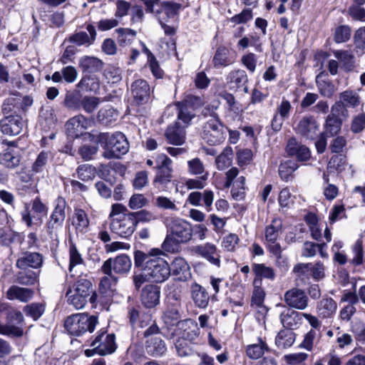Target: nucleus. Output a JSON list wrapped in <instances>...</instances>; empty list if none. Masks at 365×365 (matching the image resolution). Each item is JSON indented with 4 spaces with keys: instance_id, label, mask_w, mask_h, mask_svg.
<instances>
[{
    "instance_id": "obj_1",
    "label": "nucleus",
    "mask_w": 365,
    "mask_h": 365,
    "mask_svg": "<svg viewBox=\"0 0 365 365\" xmlns=\"http://www.w3.org/2000/svg\"><path fill=\"white\" fill-rule=\"evenodd\" d=\"M217 106L218 103L212 106V110L210 106L205 107L202 112L205 116L210 115L211 117L203 124L201 135L205 142L212 145L222 143L226 138L227 130V128L220 122L214 112V109H217Z\"/></svg>"
},
{
    "instance_id": "obj_2",
    "label": "nucleus",
    "mask_w": 365,
    "mask_h": 365,
    "mask_svg": "<svg viewBox=\"0 0 365 365\" xmlns=\"http://www.w3.org/2000/svg\"><path fill=\"white\" fill-rule=\"evenodd\" d=\"M98 142L105 149L103 155L107 159L119 158L129 149L127 138L122 133L112 135L101 133L98 135Z\"/></svg>"
},
{
    "instance_id": "obj_3",
    "label": "nucleus",
    "mask_w": 365,
    "mask_h": 365,
    "mask_svg": "<svg viewBox=\"0 0 365 365\" xmlns=\"http://www.w3.org/2000/svg\"><path fill=\"white\" fill-rule=\"evenodd\" d=\"M97 323L98 318L96 316L76 314L67 317L65 328L71 335L80 336L86 331H93Z\"/></svg>"
},
{
    "instance_id": "obj_4",
    "label": "nucleus",
    "mask_w": 365,
    "mask_h": 365,
    "mask_svg": "<svg viewBox=\"0 0 365 365\" xmlns=\"http://www.w3.org/2000/svg\"><path fill=\"white\" fill-rule=\"evenodd\" d=\"M115 337L113 334H107L102 331L98 334L92 341L91 346L92 349H86L85 354L87 356H91L93 354H98L101 356H106L113 354L116 349Z\"/></svg>"
},
{
    "instance_id": "obj_5",
    "label": "nucleus",
    "mask_w": 365,
    "mask_h": 365,
    "mask_svg": "<svg viewBox=\"0 0 365 365\" xmlns=\"http://www.w3.org/2000/svg\"><path fill=\"white\" fill-rule=\"evenodd\" d=\"M143 270L145 271V274L149 275L150 281L156 283L163 282L170 275L169 264L160 258H153L146 261Z\"/></svg>"
},
{
    "instance_id": "obj_6",
    "label": "nucleus",
    "mask_w": 365,
    "mask_h": 365,
    "mask_svg": "<svg viewBox=\"0 0 365 365\" xmlns=\"http://www.w3.org/2000/svg\"><path fill=\"white\" fill-rule=\"evenodd\" d=\"M6 319L9 324H0V334L16 337L22 336L24 334L23 329L15 326V324H21L24 321L21 312L14 308L9 309L6 312Z\"/></svg>"
},
{
    "instance_id": "obj_7",
    "label": "nucleus",
    "mask_w": 365,
    "mask_h": 365,
    "mask_svg": "<svg viewBox=\"0 0 365 365\" xmlns=\"http://www.w3.org/2000/svg\"><path fill=\"white\" fill-rule=\"evenodd\" d=\"M32 212L36 215L31 217V213L26 206L21 212V220L25 222L27 227L32 225L39 226L42 218L46 217L48 212L47 207L41 201L39 197H36L32 202Z\"/></svg>"
},
{
    "instance_id": "obj_8",
    "label": "nucleus",
    "mask_w": 365,
    "mask_h": 365,
    "mask_svg": "<svg viewBox=\"0 0 365 365\" xmlns=\"http://www.w3.org/2000/svg\"><path fill=\"white\" fill-rule=\"evenodd\" d=\"M131 260L126 255H120L115 258H109L105 261L101 267L104 274H123L129 272L131 267Z\"/></svg>"
},
{
    "instance_id": "obj_9",
    "label": "nucleus",
    "mask_w": 365,
    "mask_h": 365,
    "mask_svg": "<svg viewBox=\"0 0 365 365\" xmlns=\"http://www.w3.org/2000/svg\"><path fill=\"white\" fill-rule=\"evenodd\" d=\"M157 173L154 179L155 185H165L172 178V160L165 154L158 155L156 160Z\"/></svg>"
},
{
    "instance_id": "obj_10",
    "label": "nucleus",
    "mask_w": 365,
    "mask_h": 365,
    "mask_svg": "<svg viewBox=\"0 0 365 365\" xmlns=\"http://www.w3.org/2000/svg\"><path fill=\"white\" fill-rule=\"evenodd\" d=\"M294 129L297 134L302 137L314 140L317 136L319 125L312 115H305L294 125Z\"/></svg>"
},
{
    "instance_id": "obj_11",
    "label": "nucleus",
    "mask_w": 365,
    "mask_h": 365,
    "mask_svg": "<svg viewBox=\"0 0 365 365\" xmlns=\"http://www.w3.org/2000/svg\"><path fill=\"white\" fill-rule=\"evenodd\" d=\"M192 230H174L166 236L162 248L168 252H174L180 243L188 242L192 237Z\"/></svg>"
},
{
    "instance_id": "obj_12",
    "label": "nucleus",
    "mask_w": 365,
    "mask_h": 365,
    "mask_svg": "<svg viewBox=\"0 0 365 365\" xmlns=\"http://www.w3.org/2000/svg\"><path fill=\"white\" fill-rule=\"evenodd\" d=\"M199 334L197 323L192 319H186L180 323L179 327L175 329L169 336L173 338L176 335H180V337L187 339L190 343L197 338Z\"/></svg>"
},
{
    "instance_id": "obj_13",
    "label": "nucleus",
    "mask_w": 365,
    "mask_h": 365,
    "mask_svg": "<svg viewBox=\"0 0 365 365\" xmlns=\"http://www.w3.org/2000/svg\"><path fill=\"white\" fill-rule=\"evenodd\" d=\"M284 301L290 307L304 310L308 306V297L304 291L298 288H293L284 294Z\"/></svg>"
},
{
    "instance_id": "obj_14",
    "label": "nucleus",
    "mask_w": 365,
    "mask_h": 365,
    "mask_svg": "<svg viewBox=\"0 0 365 365\" xmlns=\"http://www.w3.org/2000/svg\"><path fill=\"white\" fill-rule=\"evenodd\" d=\"M43 257L38 252H24L16 262V266L20 269H27L29 267L38 269L42 266Z\"/></svg>"
},
{
    "instance_id": "obj_15",
    "label": "nucleus",
    "mask_w": 365,
    "mask_h": 365,
    "mask_svg": "<svg viewBox=\"0 0 365 365\" xmlns=\"http://www.w3.org/2000/svg\"><path fill=\"white\" fill-rule=\"evenodd\" d=\"M74 292L75 294H80L86 297H89V301L94 304L96 301L97 294L93 291L92 283L86 279H79L72 287H69L67 294Z\"/></svg>"
},
{
    "instance_id": "obj_16",
    "label": "nucleus",
    "mask_w": 365,
    "mask_h": 365,
    "mask_svg": "<svg viewBox=\"0 0 365 365\" xmlns=\"http://www.w3.org/2000/svg\"><path fill=\"white\" fill-rule=\"evenodd\" d=\"M131 94L137 104L146 103L150 98V88L146 81L135 80L130 86Z\"/></svg>"
},
{
    "instance_id": "obj_17",
    "label": "nucleus",
    "mask_w": 365,
    "mask_h": 365,
    "mask_svg": "<svg viewBox=\"0 0 365 365\" xmlns=\"http://www.w3.org/2000/svg\"><path fill=\"white\" fill-rule=\"evenodd\" d=\"M88 123V120L83 115H76L66 123V133L73 138H78L87 129Z\"/></svg>"
},
{
    "instance_id": "obj_18",
    "label": "nucleus",
    "mask_w": 365,
    "mask_h": 365,
    "mask_svg": "<svg viewBox=\"0 0 365 365\" xmlns=\"http://www.w3.org/2000/svg\"><path fill=\"white\" fill-rule=\"evenodd\" d=\"M54 209L50 216L48 223V228H55L61 227L65 220L66 207V201L62 197H58L53 202Z\"/></svg>"
},
{
    "instance_id": "obj_19",
    "label": "nucleus",
    "mask_w": 365,
    "mask_h": 365,
    "mask_svg": "<svg viewBox=\"0 0 365 365\" xmlns=\"http://www.w3.org/2000/svg\"><path fill=\"white\" fill-rule=\"evenodd\" d=\"M214 193L209 190L203 192H192L189 194L187 201L194 206H203L207 212L212 210Z\"/></svg>"
},
{
    "instance_id": "obj_20",
    "label": "nucleus",
    "mask_w": 365,
    "mask_h": 365,
    "mask_svg": "<svg viewBox=\"0 0 365 365\" xmlns=\"http://www.w3.org/2000/svg\"><path fill=\"white\" fill-rule=\"evenodd\" d=\"M185 126L180 125V122H176L174 125L168 127L165 131V138L168 142L175 145H182L185 142Z\"/></svg>"
},
{
    "instance_id": "obj_21",
    "label": "nucleus",
    "mask_w": 365,
    "mask_h": 365,
    "mask_svg": "<svg viewBox=\"0 0 365 365\" xmlns=\"http://www.w3.org/2000/svg\"><path fill=\"white\" fill-rule=\"evenodd\" d=\"M160 287L153 285H146L141 292L142 304L147 308H153L160 302Z\"/></svg>"
},
{
    "instance_id": "obj_22",
    "label": "nucleus",
    "mask_w": 365,
    "mask_h": 365,
    "mask_svg": "<svg viewBox=\"0 0 365 365\" xmlns=\"http://www.w3.org/2000/svg\"><path fill=\"white\" fill-rule=\"evenodd\" d=\"M24 127V122L19 116L7 117L0 121V128L4 135H19Z\"/></svg>"
},
{
    "instance_id": "obj_23",
    "label": "nucleus",
    "mask_w": 365,
    "mask_h": 365,
    "mask_svg": "<svg viewBox=\"0 0 365 365\" xmlns=\"http://www.w3.org/2000/svg\"><path fill=\"white\" fill-rule=\"evenodd\" d=\"M286 150L289 156L296 157L299 161H307L311 157L309 149L299 143L294 138L289 140Z\"/></svg>"
},
{
    "instance_id": "obj_24",
    "label": "nucleus",
    "mask_w": 365,
    "mask_h": 365,
    "mask_svg": "<svg viewBox=\"0 0 365 365\" xmlns=\"http://www.w3.org/2000/svg\"><path fill=\"white\" fill-rule=\"evenodd\" d=\"M170 269V273L180 281H187L191 277L190 267L183 258H175L171 263Z\"/></svg>"
},
{
    "instance_id": "obj_25",
    "label": "nucleus",
    "mask_w": 365,
    "mask_h": 365,
    "mask_svg": "<svg viewBox=\"0 0 365 365\" xmlns=\"http://www.w3.org/2000/svg\"><path fill=\"white\" fill-rule=\"evenodd\" d=\"M227 84L232 91L242 88L248 82L247 73L242 69L230 71L226 78Z\"/></svg>"
},
{
    "instance_id": "obj_26",
    "label": "nucleus",
    "mask_w": 365,
    "mask_h": 365,
    "mask_svg": "<svg viewBox=\"0 0 365 365\" xmlns=\"http://www.w3.org/2000/svg\"><path fill=\"white\" fill-rule=\"evenodd\" d=\"M178 109V122L181 121L182 126L186 128L190 125L191 120L195 117L192 105L187 101L178 102L176 104Z\"/></svg>"
},
{
    "instance_id": "obj_27",
    "label": "nucleus",
    "mask_w": 365,
    "mask_h": 365,
    "mask_svg": "<svg viewBox=\"0 0 365 365\" xmlns=\"http://www.w3.org/2000/svg\"><path fill=\"white\" fill-rule=\"evenodd\" d=\"M191 297L196 307L205 308L208 305L210 297L206 289L201 285L193 282L190 285Z\"/></svg>"
},
{
    "instance_id": "obj_28",
    "label": "nucleus",
    "mask_w": 365,
    "mask_h": 365,
    "mask_svg": "<svg viewBox=\"0 0 365 365\" xmlns=\"http://www.w3.org/2000/svg\"><path fill=\"white\" fill-rule=\"evenodd\" d=\"M103 62L93 56H83L79 59V66L83 73L92 74L100 71L103 68Z\"/></svg>"
},
{
    "instance_id": "obj_29",
    "label": "nucleus",
    "mask_w": 365,
    "mask_h": 365,
    "mask_svg": "<svg viewBox=\"0 0 365 365\" xmlns=\"http://www.w3.org/2000/svg\"><path fill=\"white\" fill-rule=\"evenodd\" d=\"M337 308L336 302L331 297H323L317 304V310L319 316L322 318H330Z\"/></svg>"
},
{
    "instance_id": "obj_30",
    "label": "nucleus",
    "mask_w": 365,
    "mask_h": 365,
    "mask_svg": "<svg viewBox=\"0 0 365 365\" xmlns=\"http://www.w3.org/2000/svg\"><path fill=\"white\" fill-rule=\"evenodd\" d=\"M6 297L10 300L17 299L22 302L30 300L34 294L32 289L12 285L6 292Z\"/></svg>"
},
{
    "instance_id": "obj_31",
    "label": "nucleus",
    "mask_w": 365,
    "mask_h": 365,
    "mask_svg": "<svg viewBox=\"0 0 365 365\" xmlns=\"http://www.w3.org/2000/svg\"><path fill=\"white\" fill-rule=\"evenodd\" d=\"M302 319V313L292 309H287L280 314V320L284 327L287 329H294Z\"/></svg>"
},
{
    "instance_id": "obj_32",
    "label": "nucleus",
    "mask_w": 365,
    "mask_h": 365,
    "mask_svg": "<svg viewBox=\"0 0 365 365\" xmlns=\"http://www.w3.org/2000/svg\"><path fill=\"white\" fill-rule=\"evenodd\" d=\"M195 252L210 263L220 266V255L217 254V248L214 245L207 243L202 246H198L196 247Z\"/></svg>"
},
{
    "instance_id": "obj_33",
    "label": "nucleus",
    "mask_w": 365,
    "mask_h": 365,
    "mask_svg": "<svg viewBox=\"0 0 365 365\" xmlns=\"http://www.w3.org/2000/svg\"><path fill=\"white\" fill-rule=\"evenodd\" d=\"M180 319L181 314L178 307H168L163 316V322L168 329H171L173 327L178 329L182 321Z\"/></svg>"
},
{
    "instance_id": "obj_34",
    "label": "nucleus",
    "mask_w": 365,
    "mask_h": 365,
    "mask_svg": "<svg viewBox=\"0 0 365 365\" xmlns=\"http://www.w3.org/2000/svg\"><path fill=\"white\" fill-rule=\"evenodd\" d=\"M21 161V156L13 148H7L0 155V163L8 168L17 167Z\"/></svg>"
},
{
    "instance_id": "obj_35",
    "label": "nucleus",
    "mask_w": 365,
    "mask_h": 365,
    "mask_svg": "<svg viewBox=\"0 0 365 365\" xmlns=\"http://www.w3.org/2000/svg\"><path fill=\"white\" fill-rule=\"evenodd\" d=\"M334 57L338 59L342 65V68L350 71L354 67V56L349 51L334 50L333 51Z\"/></svg>"
},
{
    "instance_id": "obj_36",
    "label": "nucleus",
    "mask_w": 365,
    "mask_h": 365,
    "mask_svg": "<svg viewBox=\"0 0 365 365\" xmlns=\"http://www.w3.org/2000/svg\"><path fill=\"white\" fill-rule=\"evenodd\" d=\"M160 10L157 11V14H164L166 16V19H174L178 14L182 8V4L173 1H165L160 4Z\"/></svg>"
},
{
    "instance_id": "obj_37",
    "label": "nucleus",
    "mask_w": 365,
    "mask_h": 365,
    "mask_svg": "<svg viewBox=\"0 0 365 365\" xmlns=\"http://www.w3.org/2000/svg\"><path fill=\"white\" fill-rule=\"evenodd\" d=\"M51 157L49 151H41L31 165L32 173L36 174L43 173L46 170Z\"/></svg>"
},
{
    "instance_id": "obj_38",
    "label": "nucleus",
    "mask_w": 365,
    "mask_h": 365,
    "mask_svg": "<svg viewBox=\"0 0 365 365\" xmlns=\"http://www.w3.org/2000/svg\"><path fill=\"white\" fill-rule=\"evenodd\" d=\"M118 113L113 108L108 107L101 108L98 113V121L105 125H110L118 119Z\"/></svg>"
},
{
    "instance_id": "obj_39",
    "label": "nucleus",
    "mask_w": 365,
    "mask_h": 365,
    "mask_svg": "<svg viewBox=\"0 0 365 365\" xmlns=\"http://www.w3.org/2000/svg\"><path fill=\"white\" fill-rule=\"evenodd\" d=\"M78 86L82 89L95 92L100 88V81L95 73L86 74L78 83Z\"/></svg>"
},
{
    "instance_id": "obj_40",
    "label": "nucleus",
    "mask_w": 365,
    "mask_h": 365,
    "mask_svg": "<svg viewBox=\"0 0 365 365\" xmlns=\"http://www.w3.org/2000/svg\"><path fill=\"white\" fill-rule=\"evenodd\" d=\"M146 346L148 354L153 356L163 355L166 351V346L164 341L160 338H154L148 341Z\"/></svg>"
},
{
    "instance_id": "obj_41",
    "label": "nucleus",
    "mask_w": 365,
    "mask_h": 365,
    "mask_svg": "<svg viewBox=\"0 0 365 365\" xmlns=\"http://www.w3.org/2000/svg\"><path fill=\"white\" fill-rule=\"evenodd\" d=\"M232 149L230 147L225 148L215 159L217 168L219 170H223L230 167L232 164Z\"/></svg>"
},
{
    "instance_id": "obj_42",
    "label": "nucleus",
    "mask_w": 365,
    "mask_h": 365,
    "mask_svg": "<svg viewBox=\"0 0 365 365\" xmlns=\"http://www.w3.org/2000/svg\"><path fill=\"white\" fill-rule=\"evenodd\" d=\"M341 121L340 119L336 116H334V115H329L326 119L324 132L323 133L334 136L341 130Z\"/></svg>"
},
{
    "instance_id": "obj_43",
    "label": "nucleus",
    "mask_w": 365,
    "mask_h": 365,
    "mask_svg": "<svg viewBox=\"0 0 365 365\" xmlns=\"http://www.w3.org/2000/svg\"><path fill=\"white\" fill-rule=\"evenodd\" d=\"M298 167L297 163L291 160L282 163L279 166V177L284 181H289L292 173L298 168Z\"/></svg>"
},
{
    "instance_id": "obj_44",
    "label": "nucleus",
    "mask_w": 365,
    "mask_h": 365,
    "mask_svg": "<svg viewBox=\"0 0 365 365\" xmlns=\"http://www.w3.org/2000/svg\"><path fill=\"white\" fill-rule=\"evenodd\" d=\"M294 341V334L290 330L280 331L275 339V343L279 348L285 349L292 346Z\"/></svg>"
},
{
    "instance_id": "obj_45",
    "label": "nucleus",
    "mask_w": 365,
    "mask_h": 365,
    "mask_svg": "<svg viewBox=\"0 0 365 365\" xmlns=\"http://www.w3.org/2000/svg\"><path fill=\"white\" fill-rule=\"evenodd\" d=\"M228 51L225 48H219L213 57V64L215 68L227 66L232 63V61L228 57Z\"/></svg>"
},
{
    "instance_id": "obj_46",
    "label": "nucleus",
    "mask_w": 365,
    "mask_h": 365,
    "mask_svg": "<svg viewBox=\"0 0 365 365\" xmlns=\"http://www.w3.org/2000/svg\"><path fill=\"white\" fill-rule=\"evenodd\" d=\"M115 32L118 34V42L122 46L130 44L136 36V31L130 29L120 28L116 29Z\"/></svg>"
},
{
    "instance_id": "obj_47",
    "label": "nucleus",
    "mask_w": 365,
    "mask_h": 365,
    "mask_svg": "<svg viewBox=\"0 0 365 365\" xmlns=\"http://www.w3.org/2000/svg\"><path fill=\"white\" fill-rule=\"evenodd\" d=\"M340 100L345 107L355 108L360 103L359 96L354 91H345L340 94Z\"/></svg>"
},
{
    "instance_id": "obj_48",
    "label": "nucleus",
    "mask_w": 365,
    "mask_h": 365,
    "mask_svg": "<svg viewBox=\"0 0 365 365\" xmlns=\"http://www.w3.org/2000/svg\"><path fill=\"white\" fill-rule=\"evenodd\" d=\"M38 275L32 271L21 269L16 275V282L23 285H32L37 282Z\"/></svg>"
},
{
    "instance_id": "obj_49",
    "label": "nucleus",
    "mask_w": 365,
    "mask_h": 365,
    "mask_svg": "<svg viewBox=\"0 0 365 365\" xmlns=\"http://www.w3.org/2000/svg\"><path fill=\"white\" fill-rule=\"evenodd\" d=\"M153 219L152 213L146 210L131 212L128 215V220L132 227L138 226L139 222H149Z\"/></svg>"
},
{
    "instance_id": "obj_50",
    "label": "nucleus",
    "mask_w": 365,
    "mask_h": 365,
    "mask_svg": "<svg viewBox=\"0 0 365 365\" xmlns=\"http://www.w3.org/2000/svg\"><path fill=\"white\" fill-rule=\"evenodd\" d=\"M107 276L103 277L99 284V290L101 293L107 294L109 292H113L117 283V277L113 274H106Z\"/></svg>"
},
{
    "instance_id": "obj_51",
    "label": "nucleus",
    "mask_w": 365,
    "mask_h": 365,
    "mask_svg": "<svg viewBox=\"0 0 365 365\" xmlns=\"http://www.w3.org/2000/svg\"><path fill=\"white\" fill-rule=\"evenodd\" d=\"M72 224L75 228H87L89 225V220L86 212L82 209L76 208Z\"/></svg>"
},
{
    "instance_id": "obj_52",
    "label": "nucleus",
    "mask_w": 365,
    "mask_h": 365,
    "mask_svg": "<svg viewBox=\"0 0 365 365\" xmlns=\"http://www.w3.org/2000/svg\"><path fill=\"white\" fill-rule=\"evenodd\" d=\"M364 262V250L362 242L358 240L351 248V258L350 263L354 266L361 265Z\"/></svg>"
},
{
    "instance_id": "obj_53",
    "label": "nucleus",
    "mask_w": 365,
    "mask_h": 365,
    "mask_svg": "<svg viewBox=\"0 0 365 365\" xmlns=\"http://www.w3.org/2000/svg\"><path fill=\"white\" fill-rule=\"evenodd\" d=\"M76 171L78 178L83 181L92 180L96 173V168L89 164L79 165Z\"/></svg>"
},
{
    "instance_id": "obj_54",
    "label": "nucleus",
    "mask_w": 365,
    "mask_h": 365,
    "mask_svg": "<svg viewBox=\"0 0 365 365\" xmlns=\"http://www.w3.org/2000/svg\"><path fill=\"white\" fill-rule=\"evenodd\" d=\"M101 103L99 98L86 96L81 99V108L87 113H91L98 107Z\"/></svg>"
},
{
    "instance_id": "obj_55",
    "label": "nucleus",
    "mask_w": 365,
    "mask_h": 365,
    "mask_svg": "<svg viewBox=\"0 0 365 365\" xmlns=\"http://www.w3.org/2000/svg\"><path fill=\"white\" fill-rule=\"evenodd\" d=\"M351 36V29L348 26H339L336 28L334 40L336 43L346 42Z\"/></svg>"
},
{
    "instance_id": "obj_56",
    "label": "nucleus",
    "mask_w": 365,
    "mask_h": 365,
    "mask_svg": "<svg viewBox=\"0 0 365 365\" xmlns=\"http://www.w3.org/2000/svg\"><path fill=\"white\" fill-rule=\"evenodd\" d=\"M252 269L253 272L258 277H264L271 279L274 277V270L271 267H266L263 264H254Z\"/></svg>"
},
{
    "instance_id": "obj_57",
    "label": "nucleus",
    "mask_w": 365,
    "mask_h": 365,
    "mask_svg": "<svg viewBox=\"0 0 365 365\" xmlns=\"http://www.w3.org/2000/svg\"><path fill=\"white\" fill-rule=\"evenodd\" d=\"M26 315H29L34 320H37L44 312V306L40 303H32L26 305L24 309Z\"/></svg>"
},
{
    "instance_id": "obj_58",
    "label": "nucleus",
    "mask_w": 365,
    "mask_h": 365,
    "mask_svg": "<svg viewBox=\"0 0 365 365\" xmlns=\"http://www.w3.org/2000/svg\"><path fill=\"white\" fill-rule=\"evenodd\" d=\"M188 171L191 175H203L207 173L202 162L199 158H194L187 162Z\"/></svg>"
},
{
    "instance_id": "obj_59",
    "label": "nucleus",
    "mask_w": 365,
    "mask_h": 365,
    "mask_svg": "<svg viewBox=\"0 0 365 365\" xmlns=\"http://www.w3.org/2000/svg\"><path fill=\"white\" fill-rule=\"evenodd\" d=\"M319 76L317 77V86L320 93L325 97H331L334 93V86L329 82L326 81H321L319 79Z\"/></svg>"
},
{
    "instance_id": "obj_60",
    "label": "nucleus",
    "mask_w": 365,
    "mask_h": 365,
    "mask_svg": "<svg viewBox=\"0 0 365 365\" xmlns=\"http://www.w3.org/2000/svg\"><path fill=\"white\" fill-rule=\"evenodd\" d=\"M252 158L253 153L250 149H240L237 152V164L241 167L250 165Z\"/></svg>"
},
{
    "instance_id": "obj_61",
    "label": "nucleus",
    "mask_w": 365,
    "mask_h": 365,
    "mask_svg": "<svg viewBox=\"0 0 365 365\" xmlns=\"http://www.w3.org/2000/svg\"><path fill=\"white\" fill-rule=\"evenodd\" d=\"M81 99L78 94L68 93L64 99V105L69 109L77 110L81 108Z\"/></svg>"
},
{
    "instance_id": "obj_62",
    "label": "nucleus",
    "mask_w": 365,
    "mask_h": 365,
    "mask_svg": "<svg viewBox=\"0 0 365 365\" xmlns=\"http://www.w3.org/2000/svg\"><path fill=\"white\" fill-rule=\"evenodd\" d=\"M175 345L177 352L180 356H188L192 352L189 341L187 339L179 337L176 340Z\"/></svg>"
},
{
    "instance_id": "obj_63",
    "label": "nucleus",
    "mask_w": 365,
    "mask_h": 365,
    "mask_svg": "<svg viewBox=\"0 0 365 365\" xmlns=\"http://www.w3.org/2000/svg\"><path fill=\"white\" fill-rule=\"evenodd\" d=\"M104 76L111 83H116L122 79L120 69L114 66H108L104 71Z\"/></svg>"
},
{
    "instance_id": "obj_64",
    "label": "nucleus",
    "mask_w": 365,
    "mask_h": 365,
    "mask_svg": "<svg viewBox=\"0 0 365 365\" xmlns=\"http://www.w3.org/2000/svg\"><path fill=\"white\" fill-rule=\"evenodd\" d=\"M265 349L266 345L264 343L249 345L247 348V355L250 359H259L263 355Z\"/></svg>"
}]
</instances>
